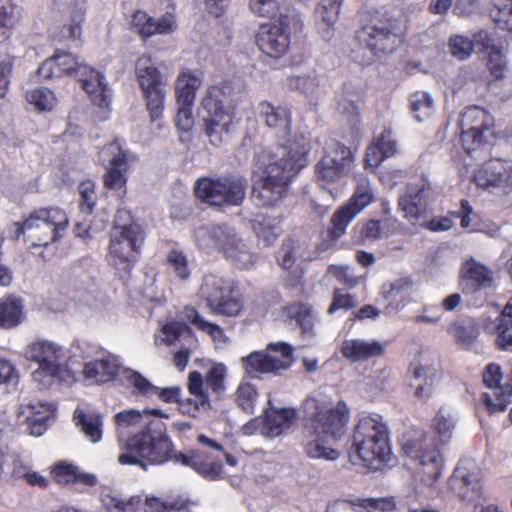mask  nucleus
<instances>
[{
    "mask_svg": "<svg viewBox=\"0 0 512 512\" xmlns=\"http://www.w3.org/2000/svg\"><path fill=\"white\" fill-rule=\"evenodd\" d=\"M136 454H122L119 463L123 465H139L144 470L148 465H159L165 461H173L183 466L194 469L208 480H216L221 477L222 464L220 462H206L195 450L190 454H184L177 450H136Z\"/></svg>",
    "mask_w": 512,
    "mask_h": 512,
    "instance_id": "4",
    "label": "nucleus"
},
{
    "mask_svg": "<svg viewBox=\"0 0 512 512\" xmlns=\"http://www.w3.org/2000/svg\"><path fill=\"white\" fill-rule=\"evenodd\" d=\"M342 355L352 362L367 361L382 356L384 347L379 341L367 342L361 339L345 340L341 347Z\"/></svg>",
    "mask_w": 512,
    "mask_h": 512,
    "instance_id": "31",
    "label": "nucleus"
},
{
    "mask_svg": "<svg viewBox=\"0 0 512 512\" xmlns=\"http://www.w3.org/2000/svg\"><path fill=\"white\" fill-rule=\"evenodd\" d=\"M85 71V64L76 56L57 50L40 65L37 74L43 79L60 78L64 75L77 79L78 74Z\"/></svg>",
    "mask_w": 512,
    "mask_h": 512,
    "instance_id": "22",
    "label": "nucleus"
},
{
    "mask_svg": "<svg viewBox=\"0 0 512 512\" xmlns=\"http://www.w3.org/2000/svg\"><path fill=\"white\" fill-rule=\"evenodd\" d=\"M397 23L385 13L375 11L357 31L356 38L376 57L392 53L398 43Z\"/></svg>",
    "mask_w": 512,
    "mask_h": 512,
    "instance_id": "11",
    "label": "nucleus"
},
{
    "mask_svg": "<svg viewBox=\"0 0 512 512\" xmlns=\"http://www.w3.org/2000/svg\"><path fill=\"white\" fill-rule=\"evenodd\" d=\"M142 418H143L142 411H139L137 409H129V410H124V411L118 412L114 416V421H115L118 431L120 433H122V431L124 429H127L129 427L136 426V425L140 424Z\"/></svg>",
    "mask_w": 512,
    "mask_h": 512,
    "instance_id": "53",
    "label": "nucleus"
},
{
    "mask_svg": "<svg viewBox=\"0 0 512 512\" xmlns=\"http://www.w3.org/2000/svg\"><path fill=\"white\" fill-rule=\"evenodd\" d=\"M251 10L262 17L274 18L277 12L276 0H249Z\"/></svg>",
    "mask_w": 512,
    "mask_h": 512,
    "instance_id": "59",
    "label": "nucleus"
},
{
    "mask_svg": "<svg viewBox=\"0 0 512 512\" xmlns=\"http://www.w3.org/2000/svg\"><path fill=\"white\" fill-rule=\"evenodd\" d=\"M23 319V305L21 300L10 296L0 301V328L10 329L16 327Z\"/></svg>",
    "mask_w": 512,
    "mask_h": 512,
    "instance_id": "39",
    "label": "nucleus"
},
{
    "mask_svg": "<svg viewBox=\"0 0 512 512\" xmlns=\"http://www.w3.org/2000/svg\"><path fill=\"white\" fill-rule=\"evenodd\" d=\"M80 209L82 212L91 214L96 204L95 189L92 182H82L79 185Z\"/></svg>",
    "mask_w": 512,
    "mask_h": 512,
    "instance_id": "54",
    "label": "nucleus"
},
{
    "mask_svg": "<svg viewBox=\"0 0 512 512\" xmlns=\"http://www.w3.org/2000/svg\"><path fill=\"white\" fill-rule=\"evenodd\" d=\"M55 481L59 484L82 485L85 487H94L98 483L95 474L80 470L77 465L60 461L55 464L52 470Z\"/></svg>",
    "mask_w": 512,
    "mask_h": 512,
    "instance_id": "30",
    "label": "nucleus"
},
{
    "mask_svg": "<svg viewBox=\"0 0 512 512\" xmlns=\"http://www.w3.org/2000/svg\"><path fill=\"white\" fill-rule=\"evenodd\" d=\"M495 346L498 350L512 353V325H495Z\"/></svg>",
    "mask_w": 512,
    "mask_h": 512,
    "instance_id": "57",
    "label": "nucleus"
},
{
    "mask_svg": "<svg viewBox=\"0 0 512 512\" xmlns=\"http://www.w3.org/2000/svg\"><path fill=\"white\" fill-rule=\"evenodd\" d=\"M32 416L27 417L28 429L31 435L41 436L48 427V422L54 420L55 406L48 402L37 401L30 403Z\"/></svg>",
    "mask_w": 512,
    "mask_h": 512,
    "instance_id": "35",
    "label": "nucleus"
},
{
    "mask_svg": "<svg viewBox=\"0 0 512 512\" xmlns=\"http://www.w3.org/2000/svg\"><path fill=\"white\" fill-rule=\"evenodd\" d=\"M471 40L473 41V48H478L479 52H490L495 48H500L495 43V34L484 29L474 33Z\"/></svg>",
    "mask_w": 512,
    "mask_h": 512,
    "instance_id": "55",
    "label": "nucleus"
},
{
    "mask_svg": "<svg viewBox=\"0 0 512 512\" xmlns=\"http://www.w3.org/2000/svg\"><path fill=\"white\" fill-rule=\"evenodd\" d=\"M16 226V239L24 235L33 247H47L61 238V232L68 226V218L59 208H39Z\"/></svg>",
    "mask_w": 512,
    "mask_h": 512,
    "instance_id": "5",
    "label": "nucleus"
},
{
    "mask_svg": "<svg viewBox=\"0 0 512 512\" xmlns=\"http://www.w3.org/2000/svg\"><path fill=\"white\" fill-rule=\"evenodd\" d=\"M226 366L222 363H214L205 376V384L213 393L220 394L225 390Z\"/></svg>",
    "mask_w": 512,
    "mask_h": 512,
    "instance_id": "45",
    "label": "nucleus"
},
{
    "mask_svg": "<svg viewBox=\"0 0 512 512\" xmlns=\"http://www.w3.org/2000/svg\"><path fill=\"white\" fill-rule=\"evenodd\" d=\"M202 80L191 72H182L176 79L175 95L178 105H193Z\"/></svg>",
    "mask_w": 512,
    "mask_h": 512,
    "instance_id": "37",
    "label": "nucleus"
},
{
    "mask_svg": "<svg viewBox=\"0 0 512 512\" xmlns=\"http://www.w3.org/2000/svg\"><path fill=\"white\" fill-rule=\"evenodd\" d=\"M448 46L451 55L460 61L468 59L474 51L473 41L462 35H452Z\"/></svg>",
    "mask_w": 512,
    "mask_h": 512,
    "instance_id": "47",
    "label": "nucleus"
},
{
    "mask_svg": "<svg viewBox=\"0 0 512 512\" xmlns=\"http://www.w3.org/2000/svg\"><path fill=\"white\" fill-rule=\"evenodd\" d=\"M356 306L355 297L350 294H342L340 290L334 291V297L331 305L328 308V313L333 314L339 309L348 310Z\"/></svg>",
    "mask_w": 512,
    "mask_h": 512,
    "instance_id": "63",
    "label": "nucleus"
},
{
    "mask_svg": "<svg viewBox=\"0 0 512 512\" xmlns=\"http://www.w3.org/2000/svg\"><path fill=\"white\" fill-rule=\"evenodd\" d=\"M103 155L111 156L108 160L107 171L103 175L106 188L111 190H123L127 182L126 172L128 171V154L124 151L117 140H114L102 150Z\"/></svg>",
    "mask_w": 512,
    "mask_h": 512,
    "instance_id": "20",
    "label": "nucleus"
},
{
    "mask_svg": "<svg viewBox=\"0 0 512 512\" xmlns=\"http://www.w3.org/2000/svg\"><path fill=\"white\" fill-rule=\"evenodd\" d=\"M450 490L463 501H475L482 495L480 471L473 461L461 460L449 478Z\"/></svg>",
    "mask_w": 512,
    "mask_h": 512,
    "instance_id": "18",
    "label": "nucleus"
},
{
    "mask_svg": "<svg viewBox=\"0 0 512 512\" xmlns=\"http://www.w3.org/2000/svg\"><path fill=\"white\" fill-rule=\"evenodd\" d=\"M460 128L462 144L468 154L491 144L496 137L493 116L478 106L465 109L461 114Z\"/></svg>",
    "mask_w": 512,
    "mask_h": 512,
    "instance_id": "14",
    "label": "nucleus"
},
{
    "mask_svg": "<svg viewBox=\"0 0 512 512\" xmlns=\"http://www.w3.org/2000/svg\"><path fill=\"white\" fill-rule=\"evenodd\" d=\"M406 454L417 457L419 465L422 467L432 464L443 462V457L440 450H403Z\"/></svg>",
    "mask_w": 512,
    "mask_h": 512,
    "instance_id": "61",
    "label": "nucleus"
},
{
    "mask_svg": "<svg viewBox=\"0 0 512 512\" xmlns=\"http://www.w3.org/2000/svg\"><path fill=\"white\" fill-rule=\"evenodd\" d=\"M359 508L392 511L396 508L394 497L358 499Z\"/></svg>",
    "mask_w": 512,
    "mask_h": 512,
    "instance_id": "56",
    "label": "nucleus"
},
{
    "mask_svg": "<svg viewBox=\"0 0 512 512\" xmlns=\"http://www.w3.org/2000/svg\"><path fill=\"white\" fill-rule=\"evenodd\" d=\"M373 197L368 189L359 188L349 203L337 209L332 218L330 234L332 238H340L346 231L351 220L359 214L371 201Z\"/></svg>",
    "mask_w": 512,
    "mask_h": 512,
    "instance_id": "23",
    "label": "nucleus"
},
{
    "mask_svg": "<svg viewBox=\"0 0 512 512\" xmlns=\"http://www.w3.org/2000/svg\"><path fill=\"white\" fill-rule=\"evenodd\" d=\"M166 262L180 280L185 281L190 277L188 259L184 252L176 249L171 250L166 257Z\"/></svg>",
    "mask_w": 512,
    "mask_h": 512,
    "instance_id": "44",
    "label": "nucleus"
},
{
    "mask_svg": "<svg viewBox=\"0 0 512 512\" xmlns=\"http://www.w3.org/2000/svg\"><path fill=\"white\" fill-rule=\"evenodd\" d=\"M436 437L440 445H446L449 443L452 437V431L454 423L450 416H446L442 411L436 415Z\"/></svg>",
    "mask_w": 512,
    "mask_h": 512,
    "instance_id": "51",
    "label": "nucleus"
},
{
    "mask_svg": "<svg viewBox=\"0 0 512 512\" xmlns=\"http://www.w3.org/2000/svg\"><path fill=\"white\" fill-rule=\"evenodd\" d=\"M194 239L201 250L219 251L240 268H249L255 263V255L228 224L201 225L194 230Z\"/></svg>",
    "mask_w": 512,
    "mask_h": 512,
    "instance_id": "3",
    "label": "nucleus"
},
{
    "mask_svg": "<svg viewBox=\"0 0 512 512\" xmlns=\"http://www.w3.org/2000/svg\"><path fill=\"white\" fill-rule=\"evenodd\" d=\"M142 243V233L137 224L119 225L115 222L110 233L108 261L120 278L130 275Z\"/></svg>",
    "mask_w": 512,
    "mask_h": 512,
    "instance_id": "6",
    "label": "nucleus"
},
{
    "mask_svg": "<svg viewBox=\"0 0 512 512\" xmlns=\"http://www.w3.org/2000/svg\"><path fill=\"white\" fill-rule=\"evenodd\" d=\"M118 369L114 360L101 359L86 363L83 374L86 378L95 379L96 383H105L114 379Z\"/></svg>",
    "mask_w": 512,
    "mask_h": 512,
    "instance_id": "38",
    "label": "nucleus"
},
{
    "mask_svg": "<svg viewBox=\"0 0 512 512\" xmlns=\"http://www.w3.org/2000/svg\"><path fill=\"white\" fill-rule=\"evenodd\" d=\"M376 142L387 158L394 156L398 151V143L391 129L385 128Z\"/></svg>",
    "mask_w": 512,
    "mask_h": 512,
    "instance_id": "62",
    "label": "nucleus"
},
{
    "mask_svg": "<svg viewBox=\"0 0 512 512\" xmlns=\"http://www.w3.org/2000/svg\"><path fill=\"white\" fill-rule=\"evenodd\" d=\"M277 224L276 218L260 214L252 221V229L265 246H270L280 234Z\"/></svg>",
    "mask_w": 512,
    "mask_h": 512,
    "instance_id": "41",
    "label": "nucleus"
},
{
    "mask_svg": "<svg viewBox=\"0 0 512 512\" xmlns=\"http://www.w3.org/2000/svg\"><path fill=\"white\" fill-rule=\"evenodd\" d=\"M310 141L300 133L275 151L259 148L252 160V197L260 206H274L287 193L295 175L307 164Z\"/></svg>",
    "mask_w": 512,
    "mask_h": 512,
    "instance_id": "1",
    "label": "nucleus"
},
{
    "mask_svg": "<svg viewBox=\"0 0 512 512\" xmlns=\"http://www.w3.org/2000/svg\"><path fill=\"white\" fill-rule=\"evenodd\" d=\"M277 261L286 270L293 267L296 258L294 255V242L291 239L283 241L281 248L277 252Z\"/></svg>",
    "mask_w": 512,
    "mask_h": 512,
    "instance_id": "58",
    "label": "nucleus"
},
{
    "mask_svg": "<svg viewBox=\"0 0 512 512\" xmlns=\"http://www.w3.org/2000/svg\"><path fill=\"white\" fill-rule=\"evenodd\" d=\"M84 1H77L70 12L69 22L65 23L60 30L61 40L76 41L82 34L81 23L85 19Z\"/></svg>",
    "mask_w": 512,
    "mask_h": 512,
    "instance_id": "40",
    "label": "nucleus"
},
{
    "mask_svg": "<svg viewBox=\"0 0 512 512\" xmlns=\"http://www.w3.org/2000/svg\"><path fill=\"white\" fill-rule=\"evenodd\" d=\"M458 345L469 348L479 335V328L473 321H460L453 323L449 329Z\"/></svg>",
    "mask_w": 512,
    "mask_h": 512,
    "instance_id": "42",
    "label": "nucleus"
},
{
    "mask_svg": "<svg viewBox=\"0 0 512 512\" xmlns=\"http://www.w3.org/2000/svg\"><path fill=\"white\" fill-rule=\"evenodd\" d=\"M25 357L38 363L39 367L32 373L33 379L48 386L54 381L66 382L71 375L64 365L65 353L61 346L49 341H37L29 345Z\"/></svg>",
    "mask_w": 512,
    "mask_h": 512,
    "instance_id": "9",
    "label": "nucleus"
},
{
    "mask_svg": "<svg viewBox=\"0 0 512 512\" xmlns=\"http://www.w3.org/2000/svg\"><path fill=\"white\" fill-rule=\"evenodd\" d=\"M191 106L192 105H178L175 123L180 130L185 132L189 131L194 124Z\"/></svg>",
    "mask_w": 512,
    "mask_h": 512,
    "instance_id": "64",
    "label": "nucleus"
},
{
    "mask_svg": "<svg viewBox=\"0 0 512 512\" xmlns=\"http://www.w3.org/2000/svg\"><path fill=\"white\" fill-rule=\"evenodd\" d=\"M245 372L251 378H261L263 374L279 375L293 362V349L284 342L270 343L265 351H254L241 359Z\"/></svg>",
    "mask_w": 512,
    "mask_h": 512,
    "instance_id": "13",
    "label": "nucleus"
},
{
    "mask_svg": "<svg viewBox=\"0 0 512 512\" xmlns=\"http://www.w3.org/2000/svg\"><path fill=\"white\" fill-rule=\"evenodd\" d=\"M256 398L257 392L251 384H240L237 389V403L243 411L252 413Z\"/></svg>",
    "mask_w": 512,
    "mask_h": 512,
    "instance_id": "52",
    "label": "nucleus"
},
{
    "mask_svg": "<svg viewBox=\"0 0 512 512\" xmlns=\"http://www.w3.org/2000/svg\"><path fill=\"white\" fill-rule=\"evenodd\" d=\"M302 20L294 10L280 13L271 23L262 24L256 35L259 49L273 58L283 56L290 45V33L302 29Z\"/></svg>",
    "mask_w": 512,
    "mask_h": 512,
    "instance_id": "12",
    "label": "nucleus"
},
{
    "mask_svg": "<svg viewBox=\"0 0 512 512\" xmlns=\"http://www.w3.org/2000/svg\"><path fill=\"white\" fill-rule=\"evenodd\" d=\"M342 2H332L330 0H319L316 8L317 26L322 29V25H334L338 19L340 5Z\"/></svg>",
    "mask_w": 512,
    "mask_h": 512,
    "instance_id": "43",
    "label": "nucleus"
},
{
    "mask_svg": "<svg viewBox=\"0 0 512 512\" xmlns=\"http://www.w3.org/2000/svg\"><path fill=\"white\" fill-rule=\"evenodd\" d=\"M125 373L127 381L134 387L137 393L142 394L144 396H150L156 394L159 399L164 402L172 403L178 402L181 403L179 398L180 388L179 387H170L159 389L155 385H153L147 378H145L140 373L133 370H126Z\"/></svg>",
    "mask_w": 512,
    "mask_h": 512,
    "instance_id": "29",
    "label": "nucleus"
},
{
    "mask_svg": "<svg viewBox=\"0 0 512 512\" xmlns=\"http://www.w3.org/2000/svg\"><path fill=\"white\" fill-rule=\"evenodd\" d=\"M146 504L149 508L154 509L155 512L179 511L184 507V503L180 500L168 501L156 497L147 498Z\"/></svg>",
    "mask_w": 512,
    "mask_h": 512,
    "instance_id": "60",
    "label": "nucleus"
},
{
    "mask_svg": "<svg viewBox=\"0 0 512 512\" xmlns=\"http://www.w3.org/2000/svg\"><path fill=\"white\" fill-rule=\"evenodd\" d=\"M437 196L432 182L422 176L417 183L407 187V192L398 200V206L404 212V217L412 224H416L427 216L430 205Z\"/></svg>",
    "mask_w": 512,
    "mask_h": 512,
    "instance_id": "16",
    "label": "nucleus"
},
{
    "mask_svg": "<svg viewBox=\"0 0 512 512\" xmlns=\"http://www.w3.org/2000/svg\"><path fill=\"white\" fill-rule=\"evenodd\" d=\"M247 189V179L238 174L218 178H201L194 188L197 198L211 206L241 205Z\"/></svg>",
    "mask_w": 512,
    "mask_h": 512,
    "instance_id": "8",
    "label": "nucleus"
},
{
    "mask_svg": "<svg viewBox=\"0 0 512 512\" xmlns=\"http://www.w3.org/2000/svg\"><path fill=\"white\" fill-rule=\"evenodd\" d=\"M287 316L299 325L304 337L310 339L315 335L314 326L317 316L310 304L301 302L291 304L287 307Z\"/></svg>",
    "mask_w": 512,
    "mask_h": 512,
    "instance_id": "36",
    "label": "nucleus"
},
{
    "mask_svg": "<svg viewBox=\"0 0 512 512\" xmlns=\"http://www.w3.org/2000/svg\"><path fill=\"white\" fill-rule=\"evenodd\" d=\"M390 448L389 431L379 417L364 416L353 430L351 448Z\"/></svg>",
    "mask_w": 512,
    "mask_h": 512,
    "instance_id": "19",
    "label": "nucleus"
},
{
    "mask_svg": "<svg viewBox=\"0 0 512 512\" xmlns=\"http://www.w3.org/2000/svg\"><path fill=\"white\" fill-rule=\"evenodd\" d=\"M26 98L39 110H51L54 104L53 92L47 88H37L27 92Z\"/></svg>",
    "mask_w": 512,
    "mask_h": 512,
    "instance_id": "50",
    "label": "nucleus"
},
{
    "mask_svg": "<svg viewBox=\"0 0 512 512\" xmlns=\"http://www.w3.org/2000/svg\"><path fill=\"white\" fill-rule=\"evenodd\" d=\"M125 448H172L161 421H151L145 429L129 438Z\"/></svg>",
    "mask_w": 512,
    "mask_h": 512,
    "instance_id": "26",
    "label": "nucleus"
},
{
    "mask_svg": "<svg viewBox=\"0 0 512 512\" xmlns=\"http://www.w3.org/2000/svg\"><path fill=\"white\" fill-rule=\"evenodd\" d=\"M493 271L480 262L470 259L461 269L463 291L474 294L493 285Z\"/></svg>",
    "mask_w": 512,
    "mask_h": 512,
    "instance_id": "25",
    "label": "nucleus"
},
{
    "mask_svg": "<svg viewBox=\"0 0 512 512\" xmlns=\"http://www.w3.org/2000/svg\"><path fill=\"white\" fill-rule=\"evenodd\" d=\"M474 181L485 190H506L512 186V167L500 159H491L475 172Z\"/></svg>",
    "mask_w": 512,
    "mask_h": 512,
    "instance_id": "21",
    "label": "nucleus"
},
{
    "mask_svg": "<svg viewBox=\"0 0 512 512\" xmlns=\"http://www.w3.org/2000/svg\"><path fill=\"white\" fill-rule=\"evenodd\" d=\"M172 21L170 17H162L155 20L142 10L133 13L130 21V30L147 39L155 34H164L171 30Z\"/></svg>",
    "mask_w": 512,
    "mask_h": 512,
    "instance_id": "28",
    "label": "nucleus"
},
{
    "mask_svg": "<svg viewBox=\"0 0 512 512\" xmlns=\"http://www.w3.org/2000/svg\"><path fill=\"white\" fill-rule=\"evenodd\" d=\"M297 419L298 413L291 408L267 412L261 428V434L268 438L277 437L289 429Z\"/></svg>",
    "mask_w": 512,
    "mask_h": 512,
    "instance_id": "33",
    "label": "nucleus"
},
{
    "mask_svg": "<svg viewBox=\"0 0 512 512\" xmlns=\"http://www.w3.org/2000/svg\"><path fill=\"white\" fill-rule=\"evenodd\" d=\"M136 75L146 102L151 123H156L160 130L166 97L167 78L154 66L149 57H140L136 61Z\"/></svg>",
    "mask_w": 512,
    "mask_h": 512,
    "instance_id": "10",
    "label": "nucleus"
},
{
    "mask_svg": "<svg viewBox=\"0 0 512 512\" xmlns=\"http://www.w3.org/2000/svg\"><path fill=\"white\" fill-rule=\"evenodd\" d=\"M308 405L315 410L310 416L314 448H326L344 436L350 416V409L344 401H339L335 407H327L313 399Z\"/></svg>",
    "mask_w": 512,
    "mask_h": 512,
    "instance_id": "7",
    "label": "nucleus"
},
{
    "mask_svg": "<svg viewBox=\"0 0 512 512\" xmlns=\"http://www.w3.org/2000/svg\"><path fill=\"white\" fill-rule=\"evenodd\" d=\"M203 376L198 371H193L188 377L189 392L198 400L195 401V409L208 405V396L203 390Z\"/></svg>",
    "mask_w": 512,
    "mask_h": 512,
    "instance_id": "49",
    "label": "nucleus"
},
{
    "mask_svg": "<svg viewBox=\"0 0 512 512\" xmlns=\"http://www.w3.org/2000/svg\"><path fill=\"white\" fill-rule=\"evenodd\" d=\"M348 457L353 466L374 471L395 462L392 450H350Z\"/></svg>",
    "mask_w": 512,
    "mask_h": 512,
    "instance_id": "32",
    "label": "nucleus"
},
{
    "mask_svg": "<svg viewBox=\"0 0 512 512\" xmlns=\"http://www.w3.org/2000/svg\"><path fill=\"white\" fill-rule=\"evenodd\" d=\"M256 113L275 136L286 138L290 135L291 111L287 106H275L269 101L263 100L258 103Z\"/></svg>",
    "mask_w": 512,
    "mask_h": 512,
    "instance_id": "24",
    "label": "nucleus"
},
{
    "mask_svg": "<svg viewBox=\"0 0 512 512\" xmlns=\"http://www.w3.org/2000/svg\"><path fill=\"white\" fill-rule=\"evenodd\" d=\"M85 72L78 74L77 80L81 82L82 89L90 96L91 101L100 108L110 104V94L104 76L94 68L85 64Z\"/></svg>",
    "mask_w": 512,
    "mask_h": 512,
    "instance_id": "27",
    "label": "nucleus"
},
{
    "mask_svg": "<svg viewBox=\"0 0 512 512\" xmlns=\"http://www.w3.org/2000/svg\"><path fill=\"white\" fill-rule=\"evenodd\" d=\"M76 427L84 433L92 443H97L102 438V416L95 411H84L76 408L73 414Z\"/></svg>",
    "mask_w": 512,
    "mask_h": 512,
    "instance_id": "34",
    "label": "nucleus"
},
{
    "mask_svg": "<svg viewBox=\"0 0 512 512\" xmlns=\"http://www.w3.org/2000/svg\"><path fill=\"white\" fill-rule=\"evenodd\" d=\"M353 154L343 144L334 141L320 162L316 165L319 182H335L347 176L352 170Z\"/></svg>",
    "mask_w": 512,
    "mask_h": 512,
    "instance_id": "17",
    "label": "nucleus"
},
{
    "mask_svg": "<svg viewBox=\"0 0 512 512\" xmlns=\"http://www.w3.org/2000/svg\"><path fill=\"white\" fill-rule=\"evenodd\" d=\"M232 92V86L223 82L208 87L201 99L199 115L204 133L213 146L226 144L235 128Z\"/></svg>",
    "mask_w": 512,
    "mask_h": 512,
    "instance_id": "2",
    "label": "nucleus"
},
{
    "mask_svg": "<svg viewBox=\"0 0 512 512\" xmlns=\"http://www.w3.org/2000/svg\"><path fill=\"white\" fill-rule=\"evenodd\" d=\"M214 314L236 317L243 309V302L233 288L222 278L205 275L198 292Z\"/></svg>",
    "mask_w": 512,
    "mask_h": 512,
    "instance_id": "15",
    "label": "nucleus"
},
{
    "mask_svg": "<svg viewBox=\"0 0 512 512\" xmlns=\"http://www.w3.org/2000/svg\"><path fill=\"white\" fill-rule=\"evenodd\" d=\"M433 98L427 92H415L410 98V108L418 121L428 116L433 109Z\"/></svg>",
    "mask_w": 512,
    "mask_h": 512,
    "instance_id": "46",
    "label": "nucleus"
},
{
    "mask_svg": "<svg viewBox=\"0 0 512 512\" xmlns=\"http://www.w3.org/2000/svg\"><path fill=\"white\" fill-rule=\"evenodd\" d=\"M487 68L490 74L500 80L505 77L507 71V60L502 52V48H495L490 51L487 59Z\"/></svg>",
    "mask_w": 512,
    "mask_h": 512,
    "instance_id": "48",
    "label": "nucleus"
}]
</instances>
